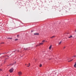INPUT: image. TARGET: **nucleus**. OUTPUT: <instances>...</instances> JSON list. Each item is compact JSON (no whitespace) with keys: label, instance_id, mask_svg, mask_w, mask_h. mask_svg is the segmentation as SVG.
<instances>
[{"label":"nucleus","instance_id":"1","mask_svg":"<svg viewBox=\"0 0 76 76\" xmlns=\"http://www.w3.org/2000/svg\"><path fill=\"white\" fill-rule=\"evenodd\" d=\"M18 75L19 76H22V72L21 71H19L18 72Z\"/></svg>","mask_w":76,"mask_h":76},{"label":"nucleus","instance_id":"2","mask_svg":"<svg viewBox=\"0 0 76 76\" xmlns=\"http://www.w3.org/2000/svg\"><path fill=\"white\" fill-rule=\"evenodd\" d=\"M13 70H14L13 68H12L9 70V71L10 72V73H12V72L13 71Z\"/></svg>","mask_w":76,"mask_h":76},{"label":"nucleus","instance_id":"3","mask_svg":"<svg viewBox=\"0 0 76 76\" xmlns=\"http://www.w3.org/2000/svg\"><path fill=\"white\" fill-rule=\"evenodd\" d=\"M42 44H43V43H39V45H37V46H39L40 45H42Z\"/></svg>","mask_w":76,"mask_h":76},{"label":"nucleus","instance_id":"4","mask_svg":"<svg viewBox=\"0 0 76 76\" xmlns=\"http://www.w3.org/2000/svg\"><path fill=\"white\" fill-rule=\"evenodd\" d=\"M34 34L35 35H39V33H34Z\"/></svg>","mask_w":76,"mask_h":76},{"label":"nucleus","instance_id":"5","mask_svg":"<svg viewBox=\"0 0 76 76\" xmlns=\"http://www.w3.org/2000/svg\"><path fill=\"white\" fill-rule=\"evenodd\" d=\"M76 62H75V64L74 65V67H75V68H76Z\"/></svg>","mask_w":76,"mask_h":76},{"label":"nucleus","instance_id":"6","mask_svg":"<svg viewBox=\"0 0 76 76\" xmlns=\"http://www.w3.org/2000/svg\"><path fill=\"white\" fill-rule=\"evenodd\" d=\"M51 47H52V45H51L50 46V47H49V50H51Z\"/></svg>","mask_w":76,"mask_h":76},{"label":"nucleus","instance_id":"7","mask_svg":"<svg viewBox=\"0 0 76 76\" xmlns=\"http://www.w3.org/2000/svg\"><path fill=\"white\" fill-rule=\"evenodd\" d=\"M72 36H70V37H69V38H72Z\"/></svg>","mask_w":76,"mask_h":76},{"label":"nucleus","instance_id":"8","mask_svg":"<svg viewBox=\"0 0 76 76\" xmlns=\"http://www.w3.org/2000/svg\"><path fill=\"white\" fill-rule=\"evenodd\" d=\"M7 39H12V38H7Z\"/></svg>","mask_w":76,"mask_h":76},{"label":"nucleus","instance_id":"9","mask_svg":"<svg viewBox=\"0 0 76 76\" xmlns=\"http://www.w3.org/2000/svg\"><path fill=\"white\" fill-rule=\"evenodd\" d=\"M55 37V36H53L52 37H50V38H54Z\"/></svg>","mask_w":76,"mask_h":76},{"label":"nucleus","instance_id":"10","mask_svg":"<svg viewBox=\"0 0 76 76\" xmlns=\"http://www.w3.org/2000/svg\"><path fill=\"white\" fill-rule=\"evenodd\" d=\"M61 42H60L59 43H58V44L59 45H60V44H61Z\"/></svg>","mask_w":76,"mask_h":76},{"label":"nucleus","instance_id":"11","mask_svg":"<svg viewBox=\"0 0 76 76\" xmlns=\"http://www.w3.org/2000/svg\"><path fill=\"white\" fill-rule=\"evenodd\" d=\"M30 64H28V65H28V66H27V67H29V66H30Z\"/></svg>","mask_w":76,"mask_h":76},{"label":"nucleus","instance_id":"12","mask_svg":"<svg viewBox=\"0 0 76 76\" xmlns=\"http://www.w3.org/2000/svg\"><path fill=\"white\" fill-rule=\"evenodd\" d=\"M39 67H42V64H40V65H39Z\"/></svg>","mask_w":76,"mask_h":76},{"label":"nucleus","instance_id":"13","mask_svg":"<svg viewBox=\"0 0 76 76\" xmlns=\"http://www.w3.org/2000/svg\"><path fill=\"white\" fill-rule=\"evenodd\" d=\"M73 59H72V60L70 61H69L68 62H70V61H73Z\"/></svg>","mask_w":76,"mask_h":76},{"label":"nucleus","instance_id":"14","mask_svg":"<svg viewBox=\"0 0 76 76\" xmlns=\"http://www.w3.org/2000/svg\"><path fill=\"white\" fill-rule=\"evenodd\" d=\"M76 57V56H73L72 57V58H73V57Z\"/></svg>","mask_w":76,"mask_h":76},{"label":"nucleus","instance_id":"15","mask_svg":"<svg viewBox=\"0 0 76 76\" xmlns=\"http://www.w3.org/2000/svg\"><path fill=\"white\" fill-rule=\"evenodd\" d=\"M18 39H15V41H18Z\"/></svg>","mask_w":76,"mask_h":76},{"label":"nucleus","instance_id":"16","mask_svg":"<svg viewBox=\"0 0 76 76\" xmlns=\"http://www.w3.org/2000/svg\"><path fill=\"white\" fill-rule=\"evenodd\" d=\"M43 42H45V40H43L42 41Z\"/></svg>","mask_w":76,"mask_h":76},{"label":"nucleus","instance_id":"17","mask_svg":"<svg viewBox=\"0 0 76 76\" xmlns=\"http://www.w3.org/2000/svg\"><path fill=\"white\" fill-rule=\"evenodd\" d=\"M1 44H4V42H1Z\"/></svg>","mask_w":76,"mask_h":76},{"label":"nucleus","instance_id":"18","mask_svg":"<svg viewBox=\"0 0 76 76\" xmlns=\"http://www.w3.org/2000/svg\"><path fill=\"white\" fill-rule=\"evenodd\" d=\"M17 37H19V35H17Z\"/></svg>","mask_w":76,"mask_h":76},{"label":"nucleus","instance_id":"19","mask_svg":"<svg viewBox=\"0 0 76 76\" xmlns=\"http://www.w3.org/2000/svg\"><path fill=\"white\" fill-rule=\"evenodd\" d=\"M0 71H2V69H0Z\"/></svg>","mask_w":76,"mask_h":76},{"label":"nucleus","instance_id":"20","mask_svg":"<svg viewBox=\"0 0 76 76\" xmlns=\"http://www.w3.org/2000/svg\"><path fill=\"white\" fill-rule=\"evenodd\" d=\"M66 48V46H65L64 47V48Z\"/></svg>","mask_w":76,"mask_h":76},{"label":"nucleus","instance_id":"21","mask_svg":"<svg viewBox=\"0 0 76 76\" xmlns=\"http://www.w3.org/2000/svg\"><path fill=\"white\" fill-rule=\"evenodd\" d=\"M24 50H27V49H24Z\"/></svg>","mask_w":76,"mask_h":76},{"label":"nucleus","instance_id":"22","mask_svg":"<svg viewBox=\"0 0 76 76\" xmlns=\"http://www.w3.org/2000/svg\"><path fill=\"white\" fill-rule=\"evenodd\" d=\"M17 51H18V52H19V51H18V50H17Z\"/></svg>","mask_w":76,"mask_h":76},{"label":"nucleus","instance_id":"23","mask_svg":"<svg viewBox=\"0 0 76 76\" xmlns=\"http://www.w3.org/2000/svg\"><path fill=\"white\" fill-rule=\"evenodd\" d=\"M7 56L8 57H9V56Z\"/></svg>","mask_w":76,"mask_h":76},{"label":"nucleus","instance_id":"24","mask_svg":"<svg viewBox=\"0 0 76 76\" xmlns=\"http://www.w3.org/2000/svg\"><path fill=\"white\" fill-rule=\"evenodd\" d=\"M11 65H13V64H11Z\"/></svg>","mask_w":76,"mask_h":76},{"label":"nucleus","instance_id":"25","mask_svg":"<svg viewBox=\"0 0 76 76\" xmlns=\"http://www.w3.org/2000/svg\"><path fill=\"white\" fill-rule=\"evenodd\" d=\"M25 65H26V64H25Z\"/></svg>","mask_w":76,"mask_h":76},{"label":"nucleus","instance_id":"26","mask_svg":"<svg viewBox=\"0 0 76 76\" xmlns=\"http://www.w3.org/2000/svg\"><path fill=\"white\" fill-rule=\"evenodd\" d=\"M75 32H76V31H75Z\"/></svg>","mask_w":76,"mask_h":76}]
</instances>
